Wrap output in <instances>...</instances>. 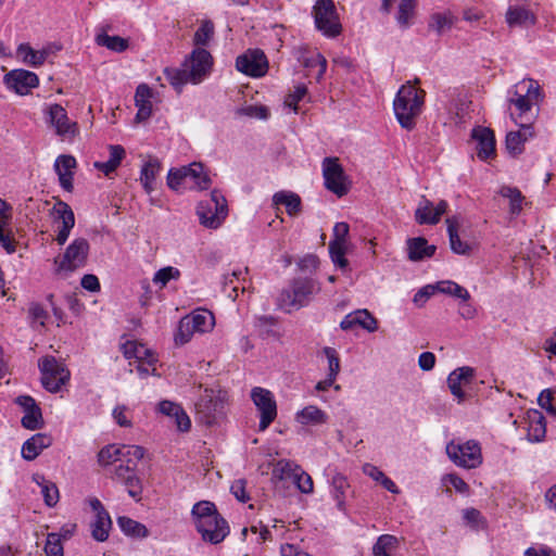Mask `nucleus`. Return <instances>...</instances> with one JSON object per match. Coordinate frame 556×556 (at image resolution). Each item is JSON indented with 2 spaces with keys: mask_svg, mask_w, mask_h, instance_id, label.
<instances>
[{
  "mask_svg": "<svg viewBox=\"0 0 556 556\" xmlns=\"http://www.w3.org/2000/svg\"><path fill=\"white\" fill-rule=\"evenodd\" d=\"M123 354L126 358H134L136 362L147 361L149 366L156 364L157 358L152 350L137 341H126L122 345Z\"/></svg>",
  "mask_w": 556,
  "mask_h": 556,
  "instance_id": "cd10ccee",
  "label": "nucleus"
},
{
  "mask_svg": "<svg viewBox=\"0 0 556 556\" xmlns=\"http://www.w3.org/2000/svg\"><path fill=\"white\" fill-rule=\"evenodd\" d=\"M214 34V25L211 21H204L194 34L193 42L197 46H205Z\"/></svg>",
  "mask_w": 556,
  "mask_h": 556,
  "instance_id": "680f3d73",
  "label": "nucleus"
},
{
  "mask_svg": "<svg viewBox=\"0 0 556 556\" xmlns=\"http://www.w3.org/2000/svg\"><path fill=\"white\" fill-rule=\"evenodd\" d=\"M117 525L126 535L134 538H146L148 535L146 526L131 518L125 516L118 517Z\"/></svg>",
  "mask_w": 556,
  "mask_h": 556,
  "instance_id": "49530a36",
  "label": "nucleus"
},
{
  "mask_svg": "<svg viewBox=\"0 0 556 556\" xmlns=\"http://www.w3.org/2000/svg\"><path fill=\"white\" fill-rule=\"evenodd\" d=\"M112 479L123 483L132 498L140 500L142 488L134 466L119 463L114 467Z\"/></svg>",
  "mask_w": 556,
  "mask_h": 556,
  "instance_id": "aec40b11",
  "label": "nucleus"
},
{
  "mask_svg": "<svg viewBox=\"0 0 556 556\" xmlns=\"http://www.w3.org/2000/svg\"><path fill=\"white\" fill-rule=\"evenodd\" d=\"M415 7H416V0H401L400 1L396 21L402 27H407L409 25V20L414 15Z\"/></svg>",
  "mask_w": 556,
  "mask_h": 556,
  "instance_id": "6e6d98bb",
  "label": "nucleus"
},
{
  "mask_svg": "<svg viewBox=\"0 0 556 556\" xmlns=\"http://www.w3.org/2000/svg\"><path fill=\"white\" fill-rule=\"evenodd\" d=\"M236 68L252 77H262L268 68L267 58L261 50H249L236 60Z\"/></svg>",
  "mask_w": 556,
  "mask_h": 556,
  "instance_id": "4468645a",
  "label": "nucleus"
},
{
  "mask_svg": "<svg viewBox=\"0 0 556 556\" xmlns=\"http://www.w3.org/2000/svg\"><path fill=\"white\" fill-rule=\"evenodd\" d=\"M49 53V49L35 50L28 43H21L16 50L17 56L25 64L33 67L41 66L46 62Z\"/></svg>",
  "mask_w": 556,
  "mask_h": 556,
  "instance_id": "473e14b6",
  "label": "nucleus"
},
{
  "mask_svg": "<svg viewBox=\"0 0 556 556\" xmlns=\"http://www.w3.org/2000/svg\"><path fill=\"white\" fill-rule=\"evenodd\" d=\"M303 63L306 67H318L316 73L317 80H320L326 73L327 61L319 52L313 53L311 56L306 58Z\"/></svg>",
  "mask_w": 556,
  "mask_h": 556,
  "instance_id": "0e129e2a",
  "label": "nucleus"
},
{
  "mask_svg": "<svg viewBox=\"0 0 556 556\" xmlns=\"http://www.w3.org/2000/svg\"><path fill=\"white\" fill-rule=\"evenodd\" d=\"M435 288L438 292L462 299L463 301H468L470 299V294L467 289L452 280L439 281L435 283Z\"/></svg>",
  "mask_w": 556,
  "mask_h": 556,
  "instance_id": "8fccbe9b",
  "label": "nucleus"
},
{
  "mask_svg": "<svg viewBox=\"0 0 556 556\" xmlns=\"http://www.w3.org/2000/svg\"><path fill=\"white\" fill-rule=\"evenodd\" d=\"M296 476L293 479V483L296 485L300 492L311 494L314 491V483L312 477L299 467Z\"/></svg>",
  "mask_w": 556,
  "mask_h": 556,
  "instance_id": "e2e57ef3",
  "label": "nucleus"
},
{
  "mask_svg": "<svg viewBox=\"0 0 556 556\" xmlns=\"http://www.w3.org/2000/svg\"><path fill=\"white\" fill-rule=\"evenodd\" d=\"M3 81L5 86L20 96L30 93L31 89L36 88L39 84L38 76L26 70H12L4 75Z\"/></svg>",
  "mask_w": 556,
  "mask_h": 556,
  "instance_id": "2eb2a0df",
  "label": "nucleus"
},
{
  "mask_svg": "<svg viewBox=\"0 0 556 556\" xmlns=\"http://www.w3.org/2000/svg\"><path fill=\"white\" fill-rule=\"evenodd\" d=\"M528 438L532 442H540L545 438L546 424L543 414L539 410H530L527 415Z\"/></svg>",
  "mask_w": 556,
  "mask_h": 556,
  "instance_id": "72a5a7b5",
  "label": "nucleus"
},
{
  "mask_svg": "<svg viewBox=\"0 0 556 556\" xmlns=\"http://www.w3.org/2000/svg\"><path fill=\"white\" fill-rule=\"evenodd\" d=\"M251 400L260 413V431H265L277 417V403L271 391L262 387L251 390Z\"/></svg>",
  "mask_w": 556,
  "mask_h": 556,
  "instance_id": "1a4fd4ad",
  "label": "nucleus"
},
{
  "mask_svg": "<svg viewBox=\"0 0 556 556\" xmlns=\"http://www.w3.org/2000/svg\"><path fill=\"white\" fill-rule=\"evenodd\" d=\"M195 528L201 533L202 539L211 544L223 542L229 534V526L222 516L205 520V522H197Z\"/></svg>",
  "mask_w": 556,
  "mask_h": 556,
  "instance_id": "f3484780",
  "label": "nucleus"
},
{
  "mask_svg": "<svg viewBox=\"0 0 556 556\" xmlns=\"http://www.w3.org/2000/svg\"><path fill=\"white\" fill-rule=\"evenodd\" d=\"M448 458L458 467L473 469L482 464L481 446L476 440L465 442L452 440L446 444Z\"/></svg>",
  "mask_w": 556,
  "mask_h": 556,
  "instance_id": "39448f33",
  "label": "nucleus"
},
{
  "mask_svg": "<svg viewBox=\"0 0 556 556\" xmlns=\"http://www.w3.org/2000/svg\"><path fill=\"white\" fill-rule=\"evenodd\" d=\"M248 274V269L237 268L231 270L230 273L224 274L223 285L224 287H231V292L228 294L230 298L236 299L238 296L239 290L242 292L245 290V278L244 276Z\"/></svg>",
  "mask_w": 556,
  "mask_h": 556,
  "instance_id": "a19ab883",
  "label": "nucleus"
},
{
  "mask_svg": "<svg viewBox=\"0 0 556 556\" xmlns=\"http://www.w3.org/2000/svg\"><path fill=\"white\" fill-rule=\"evenodd\" d=\"M96 42L100 47H105L115 52H123L128 48V40L121 36H110L106 33H100L96 36Z\"/></svg>",
  "mask_w": 556,
  "mask_h": 556,
  "instance_id": "de8ad7c7",
  "label": "nucleus"
},
{
  "mask_svg": "<svg viewBox=\"0 0 556 556\" xmlns=\"http://www.w3.org/2000/svg\"><path fill=\"white\" fill-rule=\"evenodd\" d=\"M518 131H510L506 136V149L511 155H518L523 151V144L533 137V129L530 123H519Z\"/></svg>",
  "mask_w": 556,
  "mask_h": 556,
  "instance_id": "bb28decb",
  "label": "nucleus"
},
{
  "mask_svg": "<svg viewBox=\"0 0 556 556\" xmlns=\"http://www.w3.org/2000/svg\"><path fill=\"white\" fill-rule=\"evenodd\" d=\"M446 225L452 251L460 255L469 254L471 250L470 245L467 242H463L458 236V218L456 216L447 218Z\"/></svg>",
  "mask_w": 556,
  "mask_h": 556,
  "instance_id": "e433bc0d",
  "label": "nucleus"
},
{
  "mask_svg": "<svg viewBox=\"0 0 556 556\" xmlns=\"http://www.w3.org/2000/svg\"><path fill=\"white\" fill-rule=\"evenodd\" d=\"M324 353L328 361V376L336 378L340 371V359L337 351L333 348H325Z\"/></svg>",
  "mask_w": 556,
  "mask_h": 556,
  "instance_id": "69168bd1",
  "label": "nucleus"
},
{
  "mask_svg": "<svg viewBox=\"0 0 556 556\" xmlns=\"http://www.w3.org/2000/svg\"><path fill=\"white\" fill-rule=\"evenodd\" d=\"M471 137L477 141V155L482 161L495 156V137L493 130L478 126L472 129Z\"/></svg>",
  "mask_w": 556,
  "mask_h": 556,
  "instance_id": "4be33fe9",
  "label": "nucleus"
},
{
  "mask_svg": "<svg viewBox=\"0 0 556 556\" xmlns=\"http://www.w3.org/2000/svg\"><path fill=\"white\" fill-rule=\"evenodd\" d=\"M161 166L156 160H150L143 164L140 170V182L148 194L155 190V179Z\"/></svg>",
  "mask_w": 556,
  "mask_h": 556,
  "instance_id": "58836bf2",
  "label": "nucleus"
},
{
  "mask_svg": "<svg viewBox=\"0 0 556 556\" xmlns=\"http://www.w3.org/2000/svg\"><path fill=\"white\" fill-rule=\"evenodd\" d=\"M33 481L40 486L46 505L49 507L55 506L59 502V490L56 485L46 480V478L39 473L33 476Z\"/></svg>",
  "mask_w": 556,
  "mask_h": 556,
  "instance_id": "79ce46f5",
  "label": "nucleus"
},
{
  "mask_svg": "<svg viewBox=\"0 0 556 556\" xmlns=\"http://www.w3.org/2000/svg\"><path fill=\"white\" fill-rule=\"evenodd\" d=\"M424 98L425 91L409 83L400 88L393 102V109L403 128L410 130L415 127V121L422 110Z\"/></svg>",
  "mask_w": 556,
  "mask_h": 556,
  "instance_id": "f03ea898",
  "label": "nucleus"
},
{
  "mask_svg": "<svg viewBox=\"0 0 556 556\" xmlns=\"http://www.w3.org/2000/svg\"><path fill=\"white\" fill-rule=\"evenodd\" d=\"M186 318L189 320L191 330L199 333L211 331L215 325L214 315L207 309H197Z\"/></svg>",
  "mask_w": 556,
  "mask_h": 556,
  "instance_id": "f704fd0d",
  "label": "nucleus"
},
{
  "mask_svg": "<svg viewBox=\"0 0 556 556\" xmlns=\"http://www.w3.org/2000/svg\"><path fill=\"white\" fill-rule=\"evenodd\" d=\"M45 552L48 556H63V546L61 543L60 534H48Z\"/></svg>",
  "mask_w": 556,
  "mask_h": 556,
  "instance_id": "338daca9",
  "label": "nucleus"
},
{
  "mask_svg": "<svg viewBox=\"0 0 556 556\" xmlns=\"http://www.w3.org/2000/svg\"><path fill=\"white\" fill-rule=\"evenodd\" d=\"M506 23L509 27L528 28L535 24V14L525 5H510L505 14Z\"/></svg>",
  "mask_w": 556,
  "mask_h": 556,
  "instance_id": "393cba45",
  "label": "nucleus"
},
{
  "mask_svg": "<svg viewBox=\"0 0 556 556\" xmlns=\"http://www.w3.org/2000/svg\"><path fill=\"white\" fill-rule=\"evenodd\" d=\"M197 214L203 226L216 229L227 216L226 199L218 191H212L208 200L199 203Z\"/></svg>",
  "mask_w": 556,
  "mask_h": 556,
  "instance_id": "0eeeda50",
  "label": "nucleus"
},
{
  "mask_svg": "<svg viewBox=\"0 0 556 556\" xmlns=\"http://www.w3.org/2000/svg\"><path fill=\"white\" fill-rule=\"evenodd\" d=\"M180 277L178 268L173 266H166L159 269L153 277L154 285L160 288H164L170 280H177Z\"/></svg>",
  "mask_w": 556,
  "mask_h": 556,
  "instance_id": "5fc2aeb1",
  "label": "nucleus"
},
{
  "mask_svg": "<svg viewBox=\"0 0 556 556\" xmlns=\"http://www.w3.org/2000/svg\"><path fill=\"white\" fill-rule=\"evenodd\" d=\"M299 465H296L294 462L288 460V459H280L276 463L273 469V476L274 478L278 480H291L293 481L294 477L296 476V471L299 469Z\"/></svg>",
  "mask_w": 556,
  "mask_h": 556,
  "instance_id": "09e8293b",
  "label": "nucleus"
},
{
  "mask_svg": "<svg viewBox=\"0 0 556 556\" xmlns=\"http://www.w3.org/2000/svg\"><path fill=\"white\" fill-rule=\"evenodd\" d=\"M111 527L112 521L109 513H101L100 516H96L94 521L91 523L92 538L99 542L106 541Z\"/></svg>",
  "mask_w": 556,
  "mask_h": 556,
  "instance_id": "37998d69",
  "label": "nucleus"
},
{
  "mask_svg": "<svg viewBox=\"0 0 556 556\" xmlns=\"http://www.w3.org/2000/svg\"><path fill=\"white\" fill-rule=\"evenodd\" d=\"M323 176L325 187L337 194L343 197L349 192L350 182L343 167L337 157H326L323 161Z\"/></svg>",
  "mask_w": 556,
  "mask_h": 556,
  "instance_id": "9d476101",
  "label": "nucleus"
},
{
  "mask_svg": "<svg viewBox=\"0 0 556 556\" xmlns=\"http://www.w3.org/2000/svg\"><path fill=\"white\" fill-rule=\"evenodd\" d=\"M356 326L368 332H375L378 329V320L368 309H356L345 315L340 323V328L345 331L352 330Z\"/></svg>",
  "mask_w": 556,
  "mask_h": 556,
  "instance_id": "412c9836",
  "label": "nucleus"
},
{
  "mask_svg": "<svg viewBox=\"0 0 556 556\" xmlns=\"http://www.w3.org/2000/svg\"><path fill=\"white\" fill-rule=\"evenodd\" d=\"M349 489L350 483L343 475L337 473L333 476L331 481V495L340 510L345 509V498Z\"/></svg>",
  "mask_w": 556,
  "mask_h": 556,
  "instance_id": "ea45409f",
  "label": "nucleus"
},
{
  "mask_svg": "<svg viewBox=\"0 0 556 556\" xmlns=\"http://www.w3.org/2000/svg\"><path fill=\"white\" fill-rule=\"evenodd\" d=\"M89 253V243L85 238L75 239L65 250L59 262V270L73 271L86 264Z\"/></svg>",
  "mask_w": 556,
  "mask_h": 556,
  "instance_id": "ddd939ff",
  "label": "nucleus"
},
{
  "mask_svg": "<svg viewBox=\"0 0 556 556\" xmlns=\"http://www.w3.org/2000/svg\"><path fill=\"white\" fill-rule=\"evenodd\" d=\"M153 97L152 89L146 85L141 84L137 87L135 94V102L138 109L136 119L139 122L148 119L152 114V103L151 99Z\"/></svg>",
  "mask_w": 556,
  "mask_h": 556,
  "instance_id": "c756f323",
  "label": "nucleus"
},
{
  "mask_svg": "<svg viewBox=\"0 0 556 556\" xmlns=\"http://www.w3.org/2000/svg\"><path fill=\"white\" fill-rule=\"evenodd\" d=\"M191 514L195 525L197 522H205V520L220 516L215 504L208 501H201L194 504Z\"/></svg>",
  "mask_w": 556,
  "mask_h": 556,
  "instance_id": "a18cd8bd",
  "label": "nucleus"
},
{
  "mask_svg": "<svg viewBox=\"0 0 556 556\" xmlns=\"http://www.w3.org/2000/svg\"><path fill=\"white\" fill-rule=\"evenodd\" d=\"M406 244L407 255L412 262H419L431 257L437 250L435 245L428 244V241L422 237L410 238L407 240Z\"/></svg>",
  "mask_w": 556,
  "mask_h": 556,
  "instance_id": "7c9ffc66",
  "label": "nucleus"
},
{
  "mask_svg": "<svg viewBox=\"0 0 556 556\" xmlns=\"http://www.w3.org/2000/svg\"><path fill=\"white\" fill-rule=\"evenodd\" d=\"M346 243L329 242V253L332 262L340 268L348 266V260L345 258Z\"/></svg>",
  "mask_w": 556,
  "mask_h": 556,
  "instance_id": "052dcab7",
  "label": "nucleus"
},
{
  "mask_svg": "<svg viewBox=\"0 0 556 556\" xmlns=\"http://www.w3.org/2000/svg\"><path fill=\"white\" fill-rule=\"evenodd\" d=\"M444 485H452L458 493L468 494L469 485L456 473H447L442 477Z\"/></svg>",
  "mask_w": 556,
  "mask_h": 556,
  "instance_id": "774afa93",
  "label": "nucleus"
},
{
  "mask_svg": "<svg viewBox=\"0 0 556 556\" xmlns=\"http://www.w3.org/2000/svg\"><path fill=\"white\" fill-rule=\"evenodd\" d=\"M76 167V160L72 155H60L54 162V169L58 174L61 187L66 191L73 190V176Z\"/></svg>",
  "mask_w": 556,
  "mask_h": 556,
  "instance_id": "a878e982",
  "label": "nucleus"
},
{
  "mask_svg": "<svg viewBox=\"0 0 556 556\" xmlns=\"http://www.w3.org/2000/svg\"><path fill=\"white\" fill-rule=\"evenodd\" d=\"M118 450L121 452V463L134 467H136L137 462L144 455L143 448L139 445H122L118 446Z\"/></svg>",
  "mask_w": 556,
  "mask_h": 556,
  "instance_id": "603ef678",
  "label": "nucleus"
},
{
  "mask_svg": "<svg viewBox=\"0 0 556 556\" xmlns=\"http://www.w3.org/2000/svg\"><path fill=\"white\" fill-rule=\"evenodd\" d=\"M307 94V87L304 84H298L294 89L285 98V105L298 112V103Z\"/></svg>",
  "mask_w": 556,
  "mask_h": 556,
  "instance_id": "bf43d9fd",
  "label": "nucleus"
},
{
  "mask_svg": "<svg viewBox=\"0 0 556 556\" xmlns=\"http://www.w3.org/2000/svg\"><path fill=\"white\" fill-rule=\"evenodd\" d=\"M164 74L169 84L179 92L186 84L191 83L188 70L185 66L184 68H165Z\"/></svg>",
  "mask_w": 556,
  "mask_h": 556,
  "instance_id": "3c124183",
  "label": "nucleus"
},
{
  "mask_svg": "<svg viewBox=\"0 0 556 556\" xmlns=\"http://www.w3.org/2000/svg\"><path fill=\"white\" fill-rule=\"evenodd\" d=\"M274 205H283L289 216H296L301 212V198L291 191H279L273 195Z\"/></svg>",
  "mask_w": 556,
  "mask_h": 556,
  "instance_id": "c9c22d12",
  "label": "nucleus"
},
{
  "mask_svg": "<svg viewBox=\"0 0 556 556\" xmlns=\"http://www.w3.org/2000/svg\"><path fill=\"white\" fill-rule=\"evenodd\" d=\"M476 376V370L469 366H463L454 369L447 377V387L452 395L458 403H463L466 399L464 388L469 386Z\"/></svg>",
  "mask_w": 556,
  "mask_h": 556,
  "instance_id": "a211bd4d",
  "label": "nucleus"
},
{
  "mask_svg": "<svg viewBox=\"0 0 556 556\" xmlns=\"http://www.w3.org/2000/svg\"><path fill=\"white\" fill-rule=\"evenodd\" d=\"M185 179H187L188 188L197 190H206L211 186V178L205 170L203 164L192 163L188 166H182Z\"/></svg>",
  "mask_w": 556,
  "mask_h": 556,
  "instance_id": "b1692460",
  "label": "nucleus"
},
{
  "mask_svg": "<svg viewBox=\"0 0 556 556\" xmlns=\"http://www.w3.org/2000/svg\"><path fill=\"white\" fill-rule=\"evenodd\" d=\"M453 25V20L450 14L434 13L431 15L429 27L437 31L439 35L450 29Z\"/></svg>",
  "mask_w": 556,
  "mask_h": 556,
  "instance_id": "13d9d810",
  "label": "nucleus"
},
{
  "mask_svg": "<svg viewBox=\"0 0 556 556\" xmlns=\"http://www.w3.org/2000/svg\"><path fill=\"white\" fill-rule=\"evenodd\" d=\"M447 210V202L441 200L435 206L425 197L418 203L415 212L416 222L419 225H435Z\"/></svg>",
  "mask_w": 556,
  "mask_h": 556,
  "instance_id": "6ab92c4d",
  "label": "nucleus"
},
{
  "mask_svg": "<svg viewBox=\"0 0 556 556\" xmlns=\"http://www.w3.org/2000/svg\"><path fill=\"white\" fill-rule=\"evenodd\" d=\"M98 460L102 466L121 463V452L118 450V445L112 444L104 446L98 454Z\"/></svg>",
  "mask_w": 556,
  "mask_h": 556,
  "instance_id": "4d7b16f0",
  "label": "nucleus"
},
{
  "mask_svg": "<svg viewBox=\"0 0 556 556\" xmlns=\"http://www.w3.org/2000/svg\"><path fill=\"white\" fill-rule=\"evenodd\" d=\"M511 96L508 101L518 111V117L529 123L534 115L532 114L533 105L538 104L542 99L541 87L534 79H522L514 86Z\"/></svg>",
  "mask_w": 556,
  "mask_h": 556,
  "instance_id": "20e7f679",
  "label": "nucleus"
},
{
  "mask_svg": "<svg viewBox=\"0 0 556 556\" xmlns=\"http://www.w3.org/2000/svg\"><path fill=\"white\" fill-rule=\"evenodd\" d=\"M313 16L316 28L326 37L334 38L341 34L342 25L332 0H316Z\"/></svg>",
  "mask_w": 556,
  "mask_h": 556,
  "instance_id": "423d86ee",
  "label": "nucleus"
},
{
  "mask_svg": "<svg viewBox=\"0 0 556 556\" xmlns=\"http://www.w3.org/2000/svg\"><path fill=\"white\" fill-rule=\"evenodd\" d=\"M228 393L224 390L204 389L194 404L199 421L213 426L226 416Z\"/></svg>",
  "mask_w": 556,
  "mask_h": 556,
  "instance_id": "7ed1b4c3",
  "label": "nucleus"
},
{
  "mask_svg": "<svg viewBox=\"0 0 556 556\" xmlns=\"http://www.w3.org/2000/svg\"><path fill=\"white\" fill-rule=\"evenodd\" d=\"M11 206L0 198V243L9 253L15 251V247L5 231L11 220Z\"/></svg>",
  "mask_w": 556,
  "mask_h": 556,
  "instance_id": "4c0bfd02",
  "label": "nucleus"
},
{
  "mask_svg": "<svg viewBox=\"0 0 556 556\" xmlns=\"http://www.w3.org/2000/svg\"><path fill=\"white\" fill-rule=\"evenodd\" d=\"M51 438L45 433H37L26 440L22 446V456L26 460L35 459L45 448L51 445Z\"/></svg>",
  "mask_w": 556,
  "mask_h": 556,
  "instance_id": "2f4dec72",
  "label": "nucleus"
},
{
  "mask_svg": "<svg viewBox=\"0 0 556 556\" xmlns=\"http://www.w3.org/2000/svg\"><path fill=\"white\" fill-rule=\"evenodd\" d=\"M320 291L319 283L312 278L300 277L291 281L277 298V306L285 313H292L309 304Z\"/></svg>",
  "mask_w": 556,
  "mask_h": 556,
  "instance_id": "f257e3e1",
  "label": "nucleus"
},
{
  "mask_svg": "<svg viewBox=\"0 0 556 556\" xmlns=\"http://www.w3.org/2000/svg\"><path fill=\"white\" fill-rule=\"evenodd\" d=\"M16 403L24 409V416L21 420L22 426L29 430L39 429L42 426V415L35 400L22 395L16 399Z\"/></svg>",
  "mask_w": 556,
  "mask_h": 556,
  "instance_id": "5701e85b",
  "label": "nucleus"
},
{
  "mask_svg": "<svg viewBox=\"0 0 556 556\" xmlns=\"http://www.w3.org/2000/svg\"><path fill=\"white\" fill-rule=\"evenodd\" d=\"M294 420L304 427H317L327 424L329 416L325 410L320 409L316 405H307L296 412Z\"/></svg>",
  "mask_w": 556,
  "mask_h": 556,
  "instance_id": "c85d7f7f",
  "label": "nucleus"
},
{
  "mask_svg": "<svg viewBox=\"0 0 556 556\" xmlns=\"http://www.w3.org/2000/svg\"><path fill=\"white\" fill-rule=\"evenodd\" d=\"M500 194L509 200V213L511 215H519L522 211V203L525 201V197L521 191L515 187L503 186L500 189Z\"/></svg>",
  "mask_w": 556,
  "mask_h": 556,
  "instance_id": "c03bdc74",
  "label": "nucleus"
},
{
  "mask_svg": "<svg viewBox=\"0 0 556 556\" xmlns=\"http://www.w3.org/2000/svg\"><path fill=\"white\" fill-rule=\"evenodd\" d=\"M41 382L49 392H59L61 387L70 380V370L53 356H45L39 359Z\"/></svg>",
  "mask_w": 556,
  "mask_h": 556,
  "instance_id": "6e6552de",
  "label": "nucleus"
},
{
  "mask_svg": "<svg viewBox=\"0 0 556 556\" xmlns=\"http://www.w3.org/2000/svg\"><path fill=\"white\" fill-rule=\"evenodd\" d=\"M50 124L54 127L58 136L73 138L78 131L77 124L72 122L65 109L60 104H51L47 109Z\"/></svg>",
  "mask_w": 556,
  "mask_h": 556,
  "instance_id": "dca6fc26",
  "label": "nucleus"
},
{
  "mask_svg": "<svg viewBox=\"0 0 556 556\" xmlns=\"http://www.w3.org/2000/svg\"><path fill=\"white\" fill-rule=\"evenodd\" d=\"M53 224L56 226L55 241L62 245L66 242L70 233L75 225V215L71 206L63 202L56 201L50 211Z\"/></svg>",
  "mask_w": 556,
  "mask_h": 556,
  "instance_id": "9b49d317",
  "label": "nucleus"
},
{
  "mask_svg": "<svg viewBox=\"0 0 556 556\" xmlns=\"http://www.w3.org/2000/svg\"><path fill=\"white\" fill-rule=\"evenodd\" d=\"M397 539L394 535L382 534L372 547L375 556H390L389 551L396 547Z\"/></svg>",
  "mask_w": 556,
  "mask_h": 556,
  "instance_id": "864d4df0",
  "label": "nucleus"
},
{
  "mask_svg": "<svg viewBox=\"0 0 556 556\" xmlns=\"http://www.w3.org/2000/svg\"><path fill=\"white\" fill-rule=\"evenodd\" d=\"M188 70L191 84H200L211 72L213 58L211 53L203 48H195L190 58L184 63Z\"/></svg>",
  "mask_w": 556,
  "mask_h": 556,
  "instance_id": "f8f14e48",
  "label": "nucleus"
}]
</instances>
